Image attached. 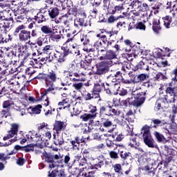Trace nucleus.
<instances>
[{"instance_id": "nucleus-1", "label": "nucleus", "mask_w": 177, "mask_h": 177, "mask_svg": "<svg viewBox=\"0 0 177 177\" xmlns=\"http://www.w3.org/2000/svg\"><path fill=\"white\" fill-rule=\"evenodd\" d=\"M43 160L45 162L49 164V168H56V167H59L60 164H66V165H69L70 164V153H68L64 156L63 159V155L60 153H55V152H47L44 151L42 153Z\"/></svg>"}, {"instance_id": "nucleus-2", "label": "nucleus", "mask_w": 177, "mask_h": 177, "mask_svg": "<svg viewBox=\"0 0 177 177\" xmlns=\"http://www.w3.org/2000/svg\"><path fill=\"white\" fill-rule=\"evenodd\" d=\"M33 79L39 80L40 81H44L46 86L53 88V84L59 81V77L56 71L51 70L47 73H39L38 75Z\"/></svg>"}, {"instance_id": "nucleus-3", "label": "nucleus", "mask_w": 177, "mask_h": 177, "mask_svg": "<svg viewBox=\"0 0 177 177\" xmlns=\"http://www.w3.org/2000/svg\"><path fill=\"white\" fill-rule=\"evenodd\" d=\"M121 112L118 109H115L110 104H104L100 106L99 113L100 117L107 115L113 117V115H120Z\"/></svg>"}, {"instance_id": "nucleus-4", "label": "nucleus", "mask_w": 177, "mask_h": 177, "mask_svg": "<svg viewBox=\"0 0 177 177\" xmlns=\"http://www.w3.org/2000/svg\"><path fill=\"white\" fill-rule=\"evenodd\" d=\"M75 64H71L68 67V77L73 82H80L85 81V73L80 71L75 72Z\"/></svg>"}, {"instance_id": "nucleus-5", "label": "nucleus", "mask_w": 177, "mask_h": 177, "mask_svg": "<svg viewBox=\"0 0 177 177\" xmlns=\"http://www.w3.org/2000/svg\"><path fill=\"white\" fill-rule=\"evenodd\" d=\"M15 35L19 34V39L21 42H27L31 39V31L26 30V26L20 25L14 31Z\"/></svg>"}, {"instance_id": "nucleus-6", "label": "nucleus", "mask_w": 177, "mask_h": 177, "mask_svg": "<svg viewBox=\"0 0 177 177\" xmlns=\"http://www.w3.org/2000/svg\"><path fill=\"white\" fill-rule=\"evenodd\" d=\"M113 66V61L104 60L96 64L95 74L97 75H104L110 71V67Z\"/></svg>"}, {"instance_id": "nucleus-7", "label": "nucleus", "mask_w": 177, "mask_h": 177, "mask_svg": "<svg viewBox=\"0 0 177 177\" xmlns=\"http://www.w3.org/2000/svg\"><path fill=\"white\" fill-rule=\"evenodd\" d=\"M124 9V0H115L109 8L110 13H121Z\"/></svg>"}, {"instance_id": "nucleus-8", "label": "nucleus", "mask_w": 177, "mask_h": 177, "mask_svg": "<svg viewBox=\"0 0 177 177\" xmlns=\"http://www.w3.org/2000/svg\"><path fill=\"white\" fill-rule=\"evenodd\" d=\"M72 147L66 148L67 151H70L71 150H80V145L83 143L85 145L86 143V138H84V136H76L74 140H71L70 141Z\"/></svg>"}, {"instance_id": "nucleus-9", "label": "nucleus", "mask_w": 177, "mask_h": 177, "mask_svg": "<svg viewBox=\"0 0 177 177\" xmlns=\"http://www.w3.org/2000/svg\"><path fill=\"white\" fill-rule=\"evenodd\" d=\"M18 57L21 59L22 62H27V59L31 56L30 52H28V46L27 45L18 46Z\"/></svg>"}, {"instance_id": "nucleus-10", "label": "nucleus", "mask_w": 177, "mask_h": 177, "mask_svg": "<svg viewBox=\"0 0 177 177\" xmlns=\"http://www.w3.org/2000/svg\"><path fill=\"white\" fill-rule=\"evenodd\" d=\"M146 101V91H141L136 94L133 102H130L134 107H140Z\"/></svg>"}, {"instance_id": "nucleus-11", "label": "nucleus", "mask_w": 177, "mask_h": 177, "mask_svg": "<svg viewBox=\"0 0 177 177\" xmlns=\"http://www.w3.org/2000/svg\"><path fill=\"white\" fill-rule=\"evenodd\" d=\"M99 52L101 53L106 52L105 54H102V55L98 58L99 60H109V62H111V60L117 59V53H115V51H113V50L101 49Z\"/></svg>"}, {"instance_id": "nucleus-12", "label": "nucleus", "mask_w": 177, "mask_h": 177, "mask_svg": "<svg viewBox=\"0 0 177 177\" xmlns=\"http://www.w3.org/2000/svg\"><path fill=\"white\" fill-rule=\"evenodd\" d=\"M10 129L8 131V134L3 138V140H9V139H12L14 136H17L20 125L17 123H12L10 124Z\"/></svg>"}, {"instance_id": "nucleus-13", "label": "nucleus", "mask_w": 177, "mask_h": 177, "mask_svg": "<svg viewBox=\"0 0 177 177\" xmlns=\"http://www.w3.org/2000/svg\"><path fill=\"white\" fill-rule=\"evenodd\" d=\"M1 23V32L3 34L8 33V30L10 28L13 24V18L6 17L4 20L0 21Z\"/></svg>"}, {"instance_id": "nucleus-14", "label": "nucleus", "mask_w": 177, "mask_h": 177, "mask_svg": "<svg viewBox=\"0 0 177 177\" xmlns=\"http://www.w3.org/2000/svg\"><path fill=\"white\" fill-rule=\"evenodd\" d=\"M171 122L172 123H168L167 122L162 121V124H160L162 129H164L166 133H169V130L172 131L173 132H175V131H176V123L175 124H174V122H175L174 115L172 116Z\"/></svg>"}, {"instance_id": "nucleus-15", "label": "nucleus", "mask_w": 177, "mask_h": 177, "mask_svg": "<svg viewBox=\"0 0 177 177\" xmlns=\"http://www.w3.org/2000/svg\"><path fill=\"white\" fill-rule=\"evenodd\" d=\"M93 160L91 169H102L104 167V156L100 155Z\"/></svg>"}, {"instance_id": "nucleus-16", "label": "nucleus", "mask_w": 177, "mask_h": 177, "mask_svg": "<svg viewBox=\"0 0 177 177\" xmlns=\"http://www.w3.org/2000/svg\"><path fill=\"white\" fill-rule=\"evenodd\" d=\"M66 127L67 124H66V122L62 120H55L53 124V131H55L57 134L62 133V132L66 131Z\"/></svg>"}, {"instance_id": "nucleus-17", "label": "nucleus", "mask_w": 177, "mask_h": 177, "mask_svg": "<svg viewBox=\"0 0 177 177\" xmlns=\"http://www.w3.org/2000/svg\"><path fill=\"white\" fill-rule=\"evenodd\" d=\"M85 19H86V14H85V12L80 14L74 20V26L76 28H78L79 26L82 27L84 26L86 27V25L85 24Z\"/></svg>"}, {"instance_id": "nucleus-18", "label": "nucleus", "mask_w": 177, "mask_h": 177, "mask_svg": "<svg viewBox=\"0 0 177 177\" xmlns=\"http://www.w3.org/2000/svg\"><path fill=\"white\" fill-rule=\"evenodd\" d=\"M48 39L53 42H59L62 39V34L58 29L53 28V31L48 35Z\"/></svg>"}, {"instance_id": "nucleus-19", "label": "nucleus", "mask_w": 177, "mask_h": 177, "mask_svg": "<svg viewBox=\"0 0 177 177\" xmlns=\"http://www.w3.org/2000/svg\"><path fill=\"white\" fill-rule=\"evenodd\" d=\"M150 78V76L147 73H141L139 75H136L134 76L133 80H132L133 84H142V82H145V81H147V80Z\"/></svg>"}, {"instance_id": "nucleus-20", "label": "nucleus", "mask_w": 177, "mask_h": 177, "mask_svg": "<svg viewBox=\"0 0 177 177\" xmlns=\"http://www.w3.org/2000/svg\"><path fill=\"white\" fill-rule=\"evenodd\" d=\"M92 60H93V57L92 56L91 53H89L88 55L85 56V59L84 61L80 62V66L82 68H84L86 70L89 66H91L92 63Z\"/></svg>"}, {"instance_id": "nucleus-21", "label": "nucleus", "mask_w": 177, "mask_h": 177, "mask_svg": "<svg viewBox=\"0 0 177 177\" xmlns=\"http://www.w3.org/2000/svg\"><path fill=\"white\" fill-rule=\"evenodd\" d=\"M59 110H68L70 111V107H71V100L70 98H65L58 103Z\"/></svg>"}, {"instance_id": "nucleus-22", "label": "nucleus", "mask_w": 177, "mask_h": 177, "mask_svg": "<svg viewBox=\"0 0 177 177\" xmlns=\"http://www.w3.org/2000/svg\"><path fill=\"white\" fill-rule=\"evenodd\" d=\"M103 88H104V83H95L93 87L92 91L98 95H97L98 100H102V98H100V92L103 91Z\"/></svg>"}, {"instance_id": "nucleus-23", "label": "nucleus", "mask_w": 177, "mask_h": 177, "mask_svg": "<svg viewBox=\"0 0 177 177\" xmlns=\"http://www.w3.org/2000/svg\"><path fill=\"white\" fill-rule=\"evenodd\" d=\"M107 35L109 37V40L106 41V46H105L104 48H110L113 45V42H115V40L111 39V37H114V35H117L118 34V30H111L106 32Z\"/></svg>"}, {"instance_id": "nucleus-24", "label": "nucleus", "mask_w": 177, "mask_h": 177, "mask_svg": "<svg viewBox=\"0 0 177 177\" xmlns=\"http://www.w3.org/2000/svg\"><path fill=\"white\" fill-rule=\"evenodd\" d=\"M142 138L146 146H148L151 149L154 148V139H153L151 134L142 136Z\"/></svg>"}, {"instance_id": "nucleus-25", "label": "nucleus", "mask_w": 177, "mask_h": 177, "mask_svg": "<svg viewBox=\"0 0 177 177\" xmlns=\"http://www.w3.org/2000/svg\"><path fill=\"white\" fill-rule=\"evenodd\" d=\"M143 51L142 49L138 46H133L131 49L129 50V53H127L128 57H133L135 56H138V55H142Z\"/></svg>"}, {"instance_id": "nucleus-26", "label": "nucleus", "mask_w": 177, "mask_h": 177, "mask_svg": "<svg viewBox=\"0 0 177 177\" xmlns=\"http://www.w3.org/2000/svg\"><path fill=\"white\" fill-rule=\"evenodd\" d=\"M64 10L66 13H65L64 16L61 17H70L71 15L72 16L76 17L77 15H78V8H77L76 7H73L71 8H64Z\"/></svg>"}, {"instance_id": "nucleus-27", "label": "nucleus", "mask_w": 177, "mask_h": 177, "mask_svg": "<svg viewBox=\"0 0 177 177\" xmlns=\"http://www.w3.org/2000/svg\"><path fill=\"white\" fill-rule=\"evenodd\" d=\"M115 146H116L115 148H114V150H111V151H109V158H111V160H119L120 159V156L118 154H120V149H118V151H115V150H117L118 147H121V145H117L115 144Z\"/></svg>"}, {"instance_id": "nucleus-28", "label": "nucleus", "mask_w": 177, "mask_h": 177, "mask_svg": "<svg viewBox=\"0 0 177 177\" xmlns=\"http://www.w3.org/2000/svg\"><path fill=\"white\" fill-rule=\"evenodd\" d=\"M53 56L58 63H64V62L67 60V56L64 54H62V53H61L59 50H55V53H54Z\"/></svg>"}, {"instance_id": "nucleus-29", "label": "nucleus", "mask_w": 177, "mask_h": 177, "mask_svg": "<svg viewBox=\"0 0 177 177\" xmlns=\"http://www.w3.org/2000/svg\"><path fill=\"white\" fill-rule=\"evenodd\" d=\"M21 12L20 14H19V12H15L14 13L15 17V20H17V21L18 23H22L24 20H26V19H27V15H26V13H24V12H26V10H24V8H22L20 10Z\"/></svg>"}, {"instance_id": "nucleus-30", "label": "nucleus", "mask_w": 177, "mask_h": 177, "mask_svg": "<svg viewBox=\"0 0 177 177\" xmlns=\"http://www.w3.org/2000/svg\"><path fill=\"white\" fill-rule=\"evenodd\" d=\"M52 50H53V46L51 44L46 45L42 48H39L37 52L39 55L46 54L50 55L52 53Z\"/></svg>"}, {"instance_id": "nucleus-31", "label": "nucleus", "mask_w": 177, "mask_h": 177, "mask_svg": "<svg viewBox=\"0 0 177 177\" xmlns=\"http://www.w3.org/2000/svg\"><path fill=\"white\" fill-rule=\"evenodd\" d=\"M152 30L156 34H158V32H160V30H161V25H160V19H158L157 18L153 19Z\"/></svg>"}, {"instance_id": "nucleus-32", "label": "nucleus", "mask_w": 177, "mask_h": 177, "mask_svg": "<svg viewBox=\"0 0 177 177\" xmlns=\"http://www.w3.org/2000/svg\"><path fill=\"white\" fill-rule=\"evenodd\" d=\"M53 143L55 146H63L64 145V138L59 134H53Z\"/></svg>"}, {"instance_id": "nucleus-33", "label": "nucleus", "mask_w": 177, "mask_h": 177, "mask_svg": "<svg viewBox=\"0 0 177 177\" xmlns=\"http://www.w3.org/2000/svg\"><path fill=\"white\" fill-rule=\"evenodd\" d=\"M59 13H60V10L57 7H51L48 9V16L51 19H56L59 16Z\"/></svg>"}, {"instance_id": "nucleus-34", "label": "nucleus", "mask_w": 177, "mask_h": 177, "mask_svg": "<svg viewBox=\"0 0 177 177\" xmlns=\"http://www.w3.org/2000/svg\"><path fill=\"white\" fill-rule=\"evenodd\" d=\"M80 118L82 120V121H84V122H88V121H90V123L92 124L93 122V120L96 118V115L84 113L80 116Z\"/></svg>"}, {"instance_id": "nucleus-35", "label": "nucleus", "mask_w": 177, "mask_h": 177, "mask_svg": "<svg viewBox=\"0 0 177 177\" xmlns=\"http://www.w3.org/2000/svg\"><path fill=\"white\" fill-rule=\"evenodd\" d=\"M101 124L104 128H111L112 127H114V124L111 119L105 117L102 118Z\"/></svg>"}, {"instance_id": "nucleus-36", "label": "nucleus", "mask_w": 177, "mask_h": 177, "mask_svg": "<svg viewBox=\"0 0 177 177\" xmlns=\"http://www.w3.org/2000/svg\"><path fill=\"white\" fill-rule=\"evenodd\" d=\"M88 114H91V115H95V118L96 117H97V115H99V113H97V106L90 104L88 106V110H87Z\"/></svg>"}, {"instance_id": "nucleus-37", "label": "nucleus", "mask_w": 177, "mask_h": 177, "mask_svg": "<svg viewBox=\"0 0 177 177\" xmlns=\"http://www.w3.org/2000/svg\"><path fill=\"white\" fill-rule=\"evenodd\" d=\"M52 93L53 95H56V91H55V88L53 87H49L48 88L46 89L44 92L41 93V97L37 99V100L39 102L40 100H42L48 93Z\"/></svg>"}, {"instance_id": "nucleus-38", "label": "nucleus", "mask_w": 177, "mask_h": 177, "mask_svg": "<svg viewBox=\"0 0 177 177\" xmlns=\"http://www.w3.org/2000/svg\"><path fill=\"white\" fill-rule=\"evenodd\" d=\"M79 175L83 177H97L98 176L97 171L96 170H92L88 171V173L80 171Z\"/></svg>"}, {"instance_id": "nucleus-39", "label": "nucleus", "mask_w": 177, "mask_h": 177, "mask_svg": "<svg viewBox=\"0 0 177 177\" xmlns=\"http://www.w3.org/2000/svg\"><path fill=\"white\" fill-rule=\"evenodd\" d=\"M134 71H137V70H146L149 71V66L147 64L144 63L143 61H140L133 68Z\"/></svg>"}, {"instance_id": "nucleus-40", "label": "nucleus", "mask_w": 177, "mask_h": 177, "mask_svg": "<svg viewBox=\"0 0 177 177\" xmlns=\"http://www.w3.org/2000/svg\"><path fill=\"white\" fill-rule=\"evenodd\" d=\"M82 154L83 156V158L86 160H93V157L92 156V152L89 149H84L82 151Z\"/></svg>"}, {"instance_id": "nucleus-41", "label": "nucleus", "mask_w": 177, "mask_h": 177, "mask_svg": "<svg viewBox=\"0 0 177 177\" xmlns=\"http://www.w3.org/2000/svg\"><path fill=\"white\" fill-rule=\"evenodd\" d=\"M119 155L120 158H122L123 161H127L128 158H132V153H131V152H127L125 151H120Z\"/></svg>"}, {"instance_id": "nucleus-42", "label": "nucleus", "mask_w": 177, "mask_h": 177, "mask_svg": "<svg viewBox=\"0 0 177 177\" xmlns=\"http://www.w3.org/2000/svg\"><path fill=\"white\" fill-rule=\"evenodd\" d=\"M61 50L62 52H60L63 55H65V56H68V55H71V48L70 46H67L66 44H63L61 47Z\"/></svg>"}, {"instance_id": "nucleus-43", "label": "nucleus", "mask_w": 177, "mask_h": 177, "mask_svg": "<svg viewBox=\"0 0 177 177\" xmlns=\"http://www.w3.org/2000/svg\"><path fill=\"white\" fill-rule=\"evenodd\" d=\"M133 117H135V113H133L132 109H130L125 115V120L128 121V122H133Z\"/></svg>"}, {"instance_id": "nucleus-44", "label": "nucleus", "mask_w": 177, "mask_h": 177, "mask_svg": "<svg viewBox=\"0 0 177 177\" xmlns=\"http://www.w3.org/2000/svg\"><path fill=\"white\" fill-rule=\"evenodd\" d=\"M41 34H42V32L39 29H32V31H30V39H35L38 38Z\"/></svg>"}, {"instance_id": "nucleus-45", "label": "nucleus", "mask_w": 177, "mask_h": 177, "mask_svg": "<svg viewBox=\"0 0 177 177\" xmlns=\"http://www.w3.org/2000/svg\"><path fill=\"white\" fill-rule=\"evenodd\" d=\"M162 20L164 22V26L166 28H169L171 24L172 23V17H169V15H167L162 17Z\"/></svg>"}, {"instance_id": "nucleus-46", "label": "nucleus", "mask_w": 177, "mask_h": 177, "mask_svg": "<svg viewBox=\"0 0 177 177\" xmlns=\"http://www.w3.org/2000/svg\"><path fill=\"white\" fill-rule=\"evenodd\" d=\"M166 93H169L171 97V100L167 101L169 103H175V92L174 88L167 87L166 89Z\"/></svg>"}, {"instance_id": "nucleus-47", "label": "nucleus", "mask_w": 177, "mask_h": 177, "mask_svg": "<svg viewBox=\"0 0 177 177\" xmlns=\"http://www.w3.org/2000/svg\"><path fill=\"white\" fill-rule=\"evenodd\" d=\"M98 95L97 93H95L93 91L91 90V93H87L86 95L84 96V100L88 101V100H92V99H98L97 97Z\"/></svg>"}, {"instance_id": "nucleus-48", "label": "nucleus", "mask_w": 177, "mask_h": 177, "mask_svg": "<svg viewBox=\"0 0 177 177\" xmlns=\"http://www.w3.org/2000/svg\"><path fill=\"white\" fill-rule=\"evenodd\" d=\"M130 142H131V147H135V149H137L140 145V142H139V138L138 137L131 138Z\"/></svg>"}, {"instance_id": "nucleus-49", "label": "nucleus", "mask_w": 177, "mask_h": 177, "mask_svg": "<svg viewBox=\"0 0 177 177\" xmlns=\"http://www.w3.org/2000/svg\"><path fill=\"white\" fill-rule=\"evenodd\" d=\"M35 17V20L38 23V24H41V23H44L45 21H46V17L44 15H41L39 12H38L37 16Z\"/></svg>"}, {"instance_id": "nucleus-50", "label": "nucleus", "mask_w": 177, "mask_h": 177, "mask_svg": "<svg viewBox=\"0 0 177 177\" xmlns=\"http://www.w3.org/2000/svg\"><path fill=\"white\" fill-rule=\"evenodd\" d=\"M30 109L32 114H41V111H42V105L37 104L33 107H30Z\"/></svg>"}, {"instance_id": "nucleus-51", "label": "nucleus", "mask_w": 177, "mask_h": 177, "mask_svg": "<svg viewBox=\"0 0 177 177\" xmlns=\"http://www.w3.org/2000/svg\"><path fill=\"white\" fill-rule=\"evenodd\" d=\"M54 28L55 27L50 28L49 26L46 25L41 26V31L43 32V34H48L49 35Z\"/></svg>"}, {"instance_id": "nucleus-52", "label": "nucleus", "mask_w": 177, "mask_h": 177, "mask_svg": "<svg viewBox=\"0 0 177 177\" xmlns=\"http://www.w3.org/2000/svg\"><path fill=\"white\" fill-rule=\"evenodd\" d=\"M111 95H116L118 93L120 86L118 84H114L110 86Z\"/></svg>"}, {"instance_id": "nucleus-53", "label": "nucleus", "mask_w": 177, "mask_h": 177, "mask_svg": "<svg viewBox=\"0 0 177 177\" xmlns=\"http://www.w3.org/2000/svg\"><path fill=\"white\" fill-rule=\"evenodd\" d=\"M154 136L156 138V140L158 142H167V139L164 136L158 131H155Z\"/></svg>"}, {"instance_id": "nucleus-54", "label": "nucleus", "mask_w": 177, "mask_h": 177, "mask_svg": "<svg viewBox=\"0 0 177 177\" xmlns=\"http://www.w3.org/2000/svg\"><path fill=\"white\" fill-rule=\"evenodd\" d=\"M112 15H110L108 18V23L109 24H112V23H115V21H117L119 19H123L124 17L122 16H118V17H115L114 16L113 14H111Z\"/></svg>"}, {"instance_id": "nucleus-55", "label": "nucleus", "mask_w": 177, "mask_h": 177, "mask_svg": "<svg viewBox=\"0 0 177 177\" xmlns=\"http://www.w3.org/2000/svg\"><path fill=\"white\" fill-rule=\"evenodd\" d=\"M17 137L14 138L13 139L10 140L8 142L3 143L0 142V147H8V146H10L15 142H17Z\"/></svg>"}, {"instance_id": "nucleus-56", "label": "nucleus", "mask_w": 177, "mask_h": 177, "mask_svg": "<svg viewBox=\"0 0 177 177\" xmlns=\"http://www.w3.org/2000/svg\"><path fill=\"white\" fill-rule=\"evenodd\" d=\"M156 85V80L154 79H150L146 82H143V86L147 88L153 87Z\"/></svg>"}, {"instance_id": "nucleus-57", "label": "nucleus", "mask_w": 177, "mask_h": 177, "mask_svg": "<svg viewBox=\"0 0 177 177\" xmlns=\"http://www.w3.org/2000/svg\"><path fill=\"white\" fill-rule=\"evenodd\" d=\"M151 128V126H147V124H145L143 126V127L141 129V131H144L142 133V136H145L146 135H151L150 133V129Z\"/></svg>"}, {"instance_id": "nucleus-58", "label": "nucleus", "mask_w": 177, "mask_h": 177, "mask_svg": "<svg viewBox=\"0 0 177 177\" xmlns=\"http://www.w3.org/2000/svg\"><path fill=\"white\" fill-rule=\"evenodd\" d=\"M110 5H111V3H110V0H103V7L106 8L107 12L109 15H115L117 12H110V10H109V8H110Z\"/></svg>"}, {"instance_id": "nucleus-59", "label": "nucleus", "mask_w": 177, "mask_h": 177, "mask_svg": "<svg viewBox=\"0 0 177 177\" xmlns=\"http://www.w3.org/2000/svg\"><path fill=\"white\" fill-rule=\"evenodd\" d=\"M97 13H99L98 7H94L93 10H90V16L91 17H93V19H96V17L97 16Z\"/></svg>"}, {"instance_id": "nucleus-60", "label": "nucleus", "mask_w": 177, "mask_h": 177, "mask_svg": "<svg viewBox=\"0 0 177 177\" xmlns=\"http://www.w3.org/2000/svg\"><path fill=\"white\" fill-rule=\"evenodd\" d=\"M24 151H26V153H30V151H34V145L30 144L26 146L23 147Z\"/></svg>"}, {"instance_id": "nucleus-61", "label": "nucleus", "mask_w": 177, "mask_h": 177, "mask_svg": "<svg viewBox=\"0 0 177 177\" xmlns=\"http://www.w3.org/2000/svg\"><path fill=\"white\" fill-rule=\"evenodd\" d=\"M113 168L114 169V171L116 174H121V171H122V167L121 166V164L116 163L113 166Z\"/></svg>"}, {"instance_id": "nucleus-62", "label": "nucleus", "mask_w": 177, "mask_h": 177, "mask_svg": "<svg viewBox=\"0 0 177 177\" xmlns=\"http://www.w3.org/2000/svg\"><path fill=\"white\" fill-rule=\"evenodd\" d=\"M8 93H9V90L8 89V87H2L0 86V96H5L6 95H8Z\"/></svg>"}, {"instance_id": "nucleus-63", "label": "nucleus", "mask_w": 177, "mask_h": 177, "mask_svg": "<svg viewBox=\"0 0 177 177\" xmlns=\"http://www.w3.org/2000/svg\"><path fill=\"white\" fill-rule=\"evenodd\" d=\"M84 86V83L80 82V83H74L73 84V88L75 89L76 91H81Z\"/></svg>"}, {"instance_id": "nucleus-64", "label": "nucleus", "mask_w": 177, "mask_h": 177, "mask_svg": "<svg viewBox=\"0 0 177 177\" xmlns=\"http://www.w3.org/2000/svg\"><path fill=\"white\" fill-rule=\"evenodd\" d=\"M55 176L56 177H66V173L64 170H55Z\"/></svg>"}]
</instances>
